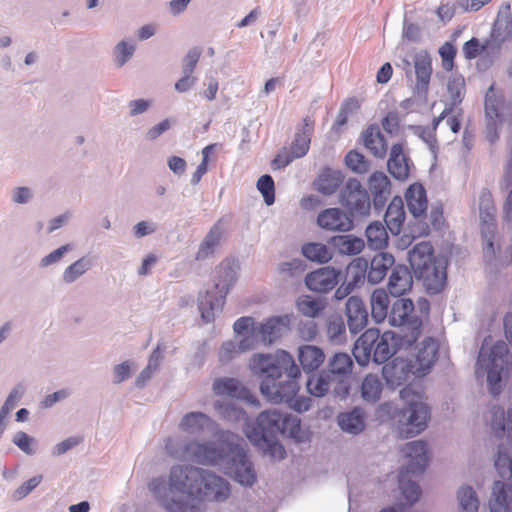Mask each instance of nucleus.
I'll use <instances>...</instances> for the list:
<instances>
[{"mask_svg": "<svg viewBox=\"0 0 512 512\" xmlns=\"http://www.w3.org/2000/svg\"><path fill=\"white\" fill-rule=\"evenodd\" d=\"M338 425L349 434L357 435L365 428V412L362 408L355 407L350 411L338 415Z\"/></svg>", "mask_w": 512, "mask_h": 512, "instance_id": "nucleus-35", "label": "nucleus"}, {"mask_svg": "<svg viewBox=\"0 0 512 512\" xmlns=\"http://www.w3.org/2000/svg\"><path fill=\"white\" fill-rule=\"evenodd\" d=\"M249 365L251 371L261 379L260 392L267 401L273 404L288 403L297 396L301 371L287 351L255 354Z\"/></svg>", "mask_w": 512, "mask_h": 512, "instance_id": "nucleus-1", "label": "nucleus"}, {"mask_svg": "<svg viewBox=\"0 0 512 512\" xmlns=\"http://www.w3.org/2000/svg\"><path fill=\"white\" fill-rule=\"evenodd\" d=\"M331 243L340 254L348 256L358 255L365 248L364 240L352 234L334 236Z\"/></svg>", "mask_w": 512, "mask_h": 512, "instance_id": "nucleus-42", "label": "nucleus"}, {"mask_svg": "<svg viewBox=\"0 0 512 512\" xmlns=\"http://www.w3.org/2000/svg\"><path fill=\"white\" fill-rule=\"evenodd\" d=\"M353 369L352 358L344 352L335 353L327 363L326 372L336 382L333 388V395L340 399H345L350 391V375Z\"/></svg>", "mask_w": 512, "mask_h": 512, "instance_id": "nucleus-13", "label": "nucleus"}, {"mask_svg": "<svg viewBox=\"0 0 512 512\" xmlns=\"http://www.w3.org/2000/svg\"><path fill=\"white\" fill-rule=\"evenodd\" d=\"M238 271V262L229 258L215 267L214 285L205 293H200L198 298V309L204 322H212L216 313L222 310L227 294L237 282Z\"/></svg>", "mask_w": 512, "mask_h": 512, "instance_id": "nucleus-3", "label": "nucleus"}, {"mask_svg": "<svg viewBox=\"0 0 512 512\" xmlns=\"http://www.w3.org/2000/svg\"><path fill=\"white\" fill-rule=\"evenodd\" d=\"M222 236L223 228L221 225L219 223L213 225L201 242L195 255V259L197 261H202L212 256L216 248L219 246Z\"/></svg>", "mask_w": 512, "mask_h": 512, "instance_id": "nucleus-40", "label": "nucleus"}, {"mask_svg": "<svg viewBox=\"0 0 512 512\" xmlns=\"http://www.w3.org/2000/svg\"><path fill=\"white\" fill-rule=\"evenodd\" d=\"M368 184L373 195L374 208L380 211L391 194L390 180L383 172H374L369 177Z\"/></svg>", "mask_w": 512, "mask_h": 512, "instance_id": "nucleus-30", "label": "nucleus"}, {"mask_svg": "<svg viewBox=\"0 0 512 512\" xmlns=\"http://www.w3.org/2000/svg\"><path fill=\"white\" fill-rule=\"evenodd\" d=\"M165 448L170 456L178 460L196 462L200 442L178 437L169 438L166 442Z\"/></svg>", "mask_w": 512, "mask_h": 512, "instance_id": "nucleus-26", "label": "nucleus"}, {"mask_svg": "<svg viewBox=\"0 0 512 512\" xmlns=\"http://www.w3.org/2000/svg\"><path fill=\"white\" fill-rule=\"evenodd\" d=\"M490 512H512V490L502 481H495L489 501Z\"/></svg>", "mask_w": 512, "mask_h": 512, "instance_id": "nucleus-34", "label": "nucleus"}, {"mask_svg": "<svg viewBox=\"0 0 512 512\" xmlns=\"http://www.w3.org/2000/svg\"><path fill=\"white\" fill-rule=\"evenodd\" d=\"M305 263L300 259L283 262L278 265V271L282 275L291 278L299 277L305 271Z\"/></svg>", "mask_w": 512, "mask_h": 512, "instance_id": "nucleus-61", "label": "nucleus"}, {"mask_svg": "<svg viewBox=\"0 0 512 512\" xmlns=\"http://www.w3.org/2000/svg\"><path fill=\"white\" fill-rule=\"evenodd\" d=\"M336 382L330 373L322 370L318 374H313L307 380L306 387L308 392L315 397H323L329 392L333 393V388Z\"/></svg>", "mask_w": 512, "mask_h": 512, "instance_id": "nucleus-43", "label": "nucleus"}, {"mask_svg": "<svg viewBox=\"0 0 512 512\" xmlns=\"http://www.w3.org/2000/svg\"><path fill=\"white\" fill-rule=\"evenodd\" d=\"M257 189L264 198L266 205L270 206L275 201V186L273 178L268 175H262L257 181Z\"/></svg>", "mask_w": 512, "mask_h": 512, "instance_id": "nucleus-59", "label": "nucleus"}, {"mask_svg": "<svg viewBox=\"0 0 512 512\" xmlns=\"http://www.w3.org/2000/svg\"><path fill=\"white\" fill-rule=\"evenodd\" d=\"M343 180L344 176L340 171L326 168L315 182L316 189L323 195H332L338 190Z\"/></svg>", "mask_w": 512, "mask_h": 512, "instance_id": "nucleus-44", "label": "nucleus"}, {"mask_svg": "<svg viewBox=\"0 0 512 512\" xmlns=\"http://www.w3.org/2000/svg\"><path fill=\"white\" fill-rule=\"evenodd\" d=\"M366 237L371 249H382L388 242L386 228L380 222H373L366 228Z\"/></svg>", "mask_w": 512, "mask_h": 512, "instance_id": "nucleus-54", "label": "nucleus"}, {"mask_svg": "<svg viewBox=\"0 0 512 512\" xmlns=\"http://www.w3.org/2000/svg\"><path fill=\"white\" fill-rule=\"evenodd\" d=\"M410 476H414L412 473H407L405 470H400L398 476L399 488L403 497L406 500V505L411 506L418 501L420 496L419 485L410 479Z\"/></svg>", "mask_w": 512, "mask_h": 512, "instance_id": "nucleus-50", "label": "nucleus"}, {"mask_svg": "<svg viewBox=\"0 0 512 512\" xmlns=\"http://www.w3.org/2000/svg\"><path fill=\"white\" fill-rule=\"evenodd\" d=\"M317 224L321 229L332 232H348L354 227L351 215L340 208L321 211L317 216Z\"/></svg>", "mask_w": 512, "mask_h": 512, "instance_id": "nucleus-20", "label": "nucleus"}, {"mask_svg": "<svg viewBox=\"0 0 512 512\" xmlns=\"http://www.w3.org/2000/svg\"><path fill=\"white\" fill-rule=\"evenodd\" d=\"M390 300L384 289H376L371 295V315L376 323L383 322L389 315Z\"/></svg>", "mask_w": 512, "mask_h": 512, "instance_id": "nucleus-46", "label": "nucleus"}, {"mask_svg": "<svg viewBox=\"0 0 512 512\" xmlns=\"http://www.w3.org/2000/svg\"><path fill=\"white\" fill-rule=\"evenodd\" d=\"M214 407L218 414L227 421L236 423L247 421L244 409L231 400L217 401Z\"/></svg>", "mask_w": 512, "mask_h": 512, "instance_id": "nucleus-48", "label": "nucleus"}, {"mask_svg": "<svg viewBox=\"0 0 512 512\" xmlns=\"http://www.w3.org/2000/svg\"><path fill=\"white\" fill-rule=\"evenodd\" d=\"M348 327L352 334L362 331L368 323V312L360 297L351 296L346 303Z\"/></svg>", "mask_w": 512, "mask_h": 512, "instance_id": "nucleus-27", "label": "nucleus"}, {"mask_svg": "<svg viewBox=\"0 0 512 512\" xmlns=\"http://www.w3.org/2000/svg\"><path fill=\"white\" fill-rule=\"evenodd\" d=\"M248 439L265 455H269L274 460H282L286 455V451L279 442L278 436L265 437L253 433Z\"/></svg>", "mask_w": 512, "mask_h": 512, "instance_id": "nucleus-36", "label": "nucleus"}, {"mask_svg": "<svg viewBox=\"0 0 512 512\" xmlns=\"http://www.w3.org/2000/svg\"><path fill=\"white\" fill-rule=\"evenodd\" d=\"M414 68L416 74L415 94L419 98L426 100L432 74L431 57L426 51H420L415 54Z\"/></svg>", "mask_w": 512, "mask_h": 512, "instance_id": "nucleus-24", "label": "nucleus"}, {"mask_svg": "<svg viewBox=\"0 0 512 512\" xmlns=\"http://www.w3.org/2000/svg\"><path fill=\"white\" fill-rule=\"evenodd\" d=\"M406 202L410 213L415 217H421L427 210L426 191L421 184H412L406 192Z\"/></svg>", "mask_w": 512, "mask_h": 512, "instance_id": "nucleus-37", "label": "nucleus"}, {"mask_svg": "<svg viewBox=\"0 0 512 512\" xmlns=\"http://www.w3.org/2000/svg\"><path fill=\"white\" fill-rule=\"evenodd\" d=\"M465 81L461 76H452L447 84V90L451 97L452 105L455 106L462 102L464 97Z\"/></svg>", "mask_w": 512, "mask_h": 512, "instance_id": "nucleus-60", "label": "nucleus"}, {"mask_svg": "<svg viewBox=\"0 0 512 512\" xmlns=\"http://www.w3.org/2000/svg\"><path fill=\"white\" fill-rule=\"evenodd\" d=\"M289 327L288 316H274L257 325L251 330L250 336L240 339L241 350H252L258 344L270 345L279 339Z\"/></svg>", "mask_w": 512, "mask_h": 512, "instance_id": "nucleus-10", "label": "nucleus"}, {"mask_svg": "<svg viewBox=\"0 0 512 512\" xmlns=\"http://www.w3.org/2000/svg\"><path fill=\"white\" fill-rule=\"evenodd\" d=\"M312 133V121L310 118H305L303 120L301 129H299L295 134L290 153L278 155L274 160V164L277 166V168L285 167L289 165L294 159L305 156L310 147Z\"/></svg>", "mask_w": 512, "mask_h": 512, "instance_id": "nucleus-15", "label": "nucleus"}, {"mask_svg": "<svg viewBox=\"0 0 512 512\" xmlns=\"http://www.w3.org/2000/svg\"><path fill=\"white\" fill-rule=\"evenodd\" d=\"M411 345H401L398 333L395 331H385L382 335L378 332V339L375 341L373 350V361L377 364H383L388 361L398 349H406Z\"/></svg>", "mask_w": 512, "mask_h": 512, "instance_id": "nucleus-23", "label": "nucleus"}, {"mask_svg": "<svg viewBox=\"0 0 512 512\" xmlns=\"http://www.w3.org/2000/svg\"><path fill=\"white\" fill-rule=\"evenodd\" d=\"M215 436L218 442H200L196 463L215 466L223 471L231 456V448L236 447L240 438L234 433L223 430L218 432V435Z\"/></svg>", "mask_w": 512, "mask_h": 512, "instance_id": "nucleus-9", "label": "nucleus"}, {"mask_svg": "<svg viewBox=\"0 0 512 512\" xmlns=\"http://www.w3.org/2000/svg\"><path fill=\"white\" fill-rule=\"evenodd\" d=\"M438 355V344L433 338H426L418 347L417 353L411 361L416 367L418 377L425 376L435 364Z\"/></svg>", "mask_w": 512, "mask_h": 512, "instance_id": "nucleus-25", "label": "nucleus"}, {"mask_svg": "<svg viewBox=\"0 0 512 512\" xmlns=\"http://www.w3.org/2000/svg\"><path fill=\"white\" fill-rule=\"evenodd\" d=\"M368 261L364 257L353 259L346 268L345 280L355 287L361 286L367 278Z\"/></svg>", "mask_w": 512, "mask_h": 512, "instance_id": "nucleus-49", "label": "nucleus"}, {"mask_svg": "<svg viewBox=\"0 0 512 512\" xmlns=\"http://www.w3.org/2000/svg\"><path fill=\"white\" fill-rule=\"evenodd\" d=\"M404 220L405 210L403 200L400 197H394L385 213L384 221L386 226L393 235H398Z\"/></svg>", "mask_w": 512, "mask_h": 512, "instance_id": "nucleus-38", "label": "nucleus"}, {"mask_svg": "<svg viewBox=\"0 0 512 512\" xmlns=\"http://www.w3.org/2000/svg\"><path fill=\"white\" fill-rule=\"evenodd\" d=\"M387 166L394 178L405 180L408 177L409 166L401 144H394L392 146Z\"/></svg>", "mask_w": 512, "mask_h": 512, "instance_id": "nucleus-39", "label": "nucleus"}, {"mask_svg": "<svg viewBox=\"0 0 512 512\" xmlns=\"http://www.w3.org/2000/svg\"><path fill=\"white\" fill-rule=\"evenodd\" d=\"M326 336L330 343L335 345L347 341L346 325L342 317L332 316L326 324Z\"/></svg>", "mask_w": 512, "mask_h": 512, "instance_id": "nucleus-52", "label": "nucleus"}, {"mask_svg": "<svg viewBox=\"0 0 512 512\" xmlns=\"http://www.w3.org/2000/svg\"><path fill=\"white\" fill-rule=\"evenodd\" d=\"M12 443L26 455L32 456L37 451V441L24 431H17L12 437Z\"/></svg>", "mask_w": 512, "mask_h": 512, "instance_id": "nucleus-57", "label": "nucleus"}, {"mask_svg": "<svg viewBox=\"0 0 512 512\" xmlns=\"http://www.w3.org/2000/svg\"><path fill=\"white\" fill-rule=\"evenodd\" d=\"M410 266L417 279L423 282L430 294L439 293L446 284V264L443 259H436L429 242L416 244L408 252Z\"/></svg>", "mask_w": 512, "mask_h": 512, "instance_id": "nucleus-4", "label": "nucleus"}, {"mask_svg": "<svg viewBox=\"0 0 512 512\" xmlns=\"http://www.w3.org/2000/svg\"><path fill=\"white\" fill-rule=\"evenodd\" d=\"M345 163L353 172L364 174L369 170V162L361 153L350 151L345 157Z\"/></svg>", "mask_w": 512, "mask_h": 512, "instance_id": "nucleus-58", "label": "nucleus"}, {"mask_svg": "<svg viewBox=\"0 0 512 512\" xmlns=\"http://www.w3.org/2000/svg\"><path fill=\"white\" fill-rule=\"evenodd\" d=\"M42 481V476H34L29 480L25 481L12 493V499L19 501L28 496Z\"/></svg>", "mask_w": 512, "mask_h": 512, "instance_id": "nucleus-64", "label": "nucleus"}, {"mask_svg": "<svg viewBox=\"0 0 512 512\" xmlns=\"http://www.w3.org/2000/svg\"><path fill=\"white\" fill-rule=\"evenodd\" d=\"M382 381L376 374H367L361 383V397L365 402L376 403L382 393Z\"/></svg>", "mask_w": 512, "mask_h": 512, "instance_id": "nucleus-47", "label": "nucleus"}, {"mask_svg": "<svg viewBox=\"0 0 512 512\" xmlns=\"http://www.w3.org/2000/svg\"><path fill=\"white\" fill-rule=\"evenodd\" d=\"M204 469L192 465H175L170 470L169 487H166L162 478L155 479L150 484V489L161 500L163 506L169 512H192L188 502L182 499L169 497L167 492H179L186 496H197L201 488V478Z\"/></svg>", "mask_w": 512, "mask_h": 512, "instance_id": "nucleus-2", "label": "nucleus"}, {"mask_svg": "<svg viewBox=\"0 0 512 512\" xmlns=\"http://www.w3.org/2000/svg\"><path fill=\"white\" fill-rule=\"evenodd\" d=\"M414 304L410 299H397L388 315L391 326L398 327V338L401 345L414 344L421 334L422 321L415 315Z\"/></svg>", "mask_w": 512, "mask_h": 512, "instance_id": "nucleus-8", "label": "nucleus"}, {"mask_svg": "<svg viewBox=\"0 0 512 512\" xmlns=\"http://www.w3.org/2000/svg\"><path fill=\"white\" fill-rule=\"evenodd\" d=\"M380 409L390 416L401 438L407 439L420 434L426 429L430 419L429 407L420 400L409 401L403 407L393 403H383Z\"/></svg>", "mask_w": 512, "mask_h": 512, "instance_id": "nucleus-6", "label": "nucleus"}, {"mask_svg": "<svg viewBox=\"0 0 512 512\" xmlns=\"http://www.w3.org/2000/svg\"><path fill=\"white\" fill-rule=\"evenodd\" d=\"M299 431L300 420L296 416L282 413L278 409L263 411L253 425H247L245 428L247 438H250L253 433L265 437L287 435L296 438Z\"/></svg>", "mask_w": 512, "mask_h": 512, "instance_id": "nucleus-7", "label": "nucleus"}, {"mask_svg": "<svg viewBox=\"0 0 512 512\" xmlns=\"http://www.w3.org/2000/svg\"><path fill=\"white\" fill-rule=\"evenodd\" d=\"M365 147L377 158H383L387 152V144L379 127L370 126L363 133Z\"/></svg>", "mask_w": 512, "mask_h": 512, "instance_id": "nucleus-45", "label": "nucleus"}, {"mask_svg": "<svg viewBox=\"0 0 512 512\" xmlns=\"http://www.w3.org/2000/svg\"><path fill=\"white\" fill-rule=\"evenodd\" d=\"M481 232L483 235H491L495 233V208L492 196L489 191L483 190L479 197Z\"/></svg>", "mask_w": 512, "mask_h": 512, "instance_id": "nucleus-33", "label": "nucleus"}, {"mask_svg": "<svg viewBox=\"0 0 512 512\" xmlns=\"http://www.w3.org/2000/svg\"><path fill=\"white\" fill-rule=\"evenodd\" d=\"M133 370L134 364L131 361H124L115 365L112 370V383L118 385L128 380L131 377Z\"/></svg>", "mask_w": 512, "mask_h": 512, "instance_id": "nucleus-63", "label": "nucleus"}, {"mask_svg": "<svg viewBox=\"0 0 512 512\" xmlns=\"http://www.w3.org/2000/svg\"><path fill=\"white\" fill-rule=\"evenodd\" d=\"M492 435L505 440V445L512 447V409L505 410L499 405H493L487 419Z\"/></svg>", "mask_w": 512, "mask_h": 512, "instance_id": "nucleus-18", "label": "nucleus"}, {"mask_svg": "<svg viewBox=\"0 0 512 512\" xmlns=\"http://www.w3.org/2000/svg\"><path fill=\"white\" fill-rule=\"evenodd\" d=\"M413 279L410 271L404 265H395L392 268L388 282V290L392 296L399 297L412 287Z\"/></svg>", "mask_w": 512, "mask_h": 512, "instance_id": "nucleus-32", "label": "nucleus"}, {"mask_svg": "<svg viewBox=\"0 0 512 512\" xmlns=\"http://www.w3.org/2000/svg\"><path fill=\"white\" fill-rule=\"evenodd\" d=\"M178 427L181 431L193 436L218 435V424L207 414L192 411L184 414Z\"/></svg>", "mask_w": 512, "mask_h": 512, "instance_id": "nucleus-16", "label": "nucleus"}, {"mask_svg": "<svg viewBox=\"0 0 512 512\" xmlns=\"http://www.w3.org/2000/svg\"><path fill=\"white\" fill-rule=\"evenodd\" d=\"M297 357L302 370L306 374L317 371L326 358L322 348L309 344L298 347Z\"/></svg>", "mask_w": 512, "mask_h": 512, "instance_id": "nucleus-29", "label": "nucleus"}, {"mask_svg": "<svg viewBox=\"0 0 512 512\" xmlns=\"http://www.w3.org/2000/svg\"><path fill=\"white\" fill-rule=\"evenodd\" d=\"M402 453L407 463L401 469L413 475H421L429 460L426 443L421 440L408 442L402 448Z\"/></svg>", "mask_w": 512, "mask_h": 512, "instance_id": "nucleus-19", "label": "nucleus"}, {"mask_svg": "<svg viewBox=\"0 0 512 512\" xmlns=\"http://www.w3.org/2000/svg\"><path fill=\"white\" fill-rule=\"evenodd\" d=\"M302 254L310 261L327 263L332 259V252L322 243H307L302 247Z\"/></svg>", "mask_w": 512, "mask_h": 512, "instance_id": "nucleus-55", "label": "nucleus"}, {"mask_svg": "<svg viewBox=\"0 0 512 512\" xmlns=\"http://www.w3.org/2000/svg\"><path fill=\"white\" fill-rule=\"evenodd\" d=\"M509 364L507 344L504 341H497L488 348V339L486 338L478 354L475 373L478 378L486 374L488 390L492 395L500 394L502 378L508 372Z\"/></svg>", "mask_w": 512, "mask_h": 512, "instance_id": "nucleus-5", "label": "nucleus"}, {"mask_svg": "<svg viewBox=\"0 0 512 512\" xmlns=\"http://www.w3.org/2000/svg\"><path fill=\"white\" fill-rule=\"evenodd\" d=\"M378 339V330L370 328L366 330L355 342L353 356L360 366H366L373 360L375 341Z\"/></svg>", "mask_w": 512, "mask_h": 512, "instance_id": "nucleus-28", "label": "nucleus"}, {"mask_svg": "<svg viewBox=\"0 0 512 512\" xmlns=\"http://www.w3.org/2000/svg\"><path fill=\"white\" fill-rule=\"evenodd\" d=\"M395 259L392 254L380 252L376 254L368 265L367 280L371 284L380 283L386 276L389 269L395 266Z\"/></svg>", "mask_w": 512, "mask_h": 512, "instance_id": "nucleus-31", "label": "nucleus"}, {"mask_svg": "<svg viewBox=\"0 0 512 512\" xmlns=\"http://www.w3.org/2000/svg\"><path fill=\"white\" fill-rule=\"evenodd\" d=\"M340 203L351 217H366L370 213L371 201L367 190L355 178H350L340 192Z\"/></svg>", "mask_w": 512, "mask_h": 512, "instance_id": "nucleus-11", "label": "nucleus"}, {"mask_svg": "<svg viewBox=\"0 0 512 512\" xmlns=\"http://www.w3.org/2000/svg\"><path fill=\"white\" fill-rule=\"evenodd\" d=\"M340 270L326 266L310 272L305 277L307 288L314 292L326 293L332 290L338 283Z\"/></svg>", "mask_w": 512, "mask_h": 512, "instance_id": "nucleus-22", "label": "nucleus"}, {"mask_svg": "<svg viewBox=\"0 0 512 512\" xmlns=\"http://www.w3.org/2000/svg\"><path fill=\"white\" fill-rule=\"evenodd\" d=\"M460 512H478L479 498L473 487L463 485L457 491Z\"/></svg>", "mask_w": 512, "mask_h": 512, "instance_id": "nucleus-53", "label": "nucleus"}, {"mask_svg": "<svg viewBox=\"0 0 512 512\" xmlns=\"http://www.w3.org/2000/svg\"><path fill=\"white\" fill-rule=\"evenodd\" d=\"M297 309L306 317L316 318L325 309V303L320 299L304 295L298 298Z\"/></svg>", "mask_w": 512, "mask_h": 512, "instance_id": "nucleus-56", "label": "nucleus"}, {"mask_svg": "<svg viewBox=\"0 0 512 512\" xmlns=\"http://www.w3.org/2000/svg\"><path fill=\"white\" fill-rule=\"evenodd\" d=\"M231 495V486L227 480L215 473L205 470L201 478V488L197 493L198 498L210 502H225Z\"/></svg>", "mask_w": 512, "mask_h": 512, "instance_id": "nucleus-14", "label": "nucleus"}, {"mask_svg": "<svg viewBox=\"0 0 512 512\" xmlns=\"http://www.w3.org/2000/svg\"><path fill=\"white\" fill-rule=\"evenodd\" d=\"M213 392L216 395H227L231 398L240 399L252 406L259 407V400L238 380L234 378H218L213 383Z\"/></svg>", "mask_w": 512, "mask_h": 512, "instance_id": "nucleus-21", "label": "nucleus"}, {"mask_svg": "<svg viewBox=\"0 0 512 512\" xmlns=\"http://www.w3.org/2000/svg\"><path fill=\"white\" fill-rule=\"evenodd\" d=\"M382 375L387 385L394 389L404 385L412 376L418 377V372L411 359L397 357L384 365Z\"/></svg>", "mask_w": 512, "mask_h": 512, "instance_id": "nucleus-17", "label": "nucleus"}, {"mask_svg": "<svg viewBox=\"0 0 512 512\" xmlns=\"http://www.w3.org/2000/svg\"><path fill=\"white\" fill-rule=\"evenodd\" d=\"M93 259L89 256H82L69 264L62 272L61 280L66 285H71L82 278L92 267Z\"/></svg>", "mask_w": 512, "mask_h": 512, "instance_id": "nucleus-41", "label": "nucleus"}, {"mask_svg": "<svg viewBox=\"0 0 512 512\" xmlns=\"http://www.w3.org/2000/svg\"><path fill=\"white\" fill-rule=\"evenodd\" d=\"M73 246L71 244H64L57 249L53 250L43 258H41L39 262L40 268H47L51 265H54L61 261L65 254L72 251Z\"/></svg>", "mask_w": 512, "mask_h": 512, "instance_id": "nucleus-62", "label": "nucleus"}, {"mask_svg": "<svg viewBox=\"0 0 512 512\" xmlns=\"http://www.w3.org/2000/svg\"><path fill=\"white\" fill-rule=\"evenodd\" d=\"M136 43L132 39H122L113 48V62L117 68H122L134 56Z\"/></svg>", "mask_w": 512, "mask_h": 512, "instance_id": "nucleus-51", "label": "nucleus"}, {"mask_svg": "<svg viewBox=\"0 0 512 512\" xmlns=\"http://www.w3.org/2000/svg\"><path fill=\"white\" fill-rule=\"evenodd\" d=\"M223 473L244 487H252L257 482V473L245 450L237 443L231 448V456Z\"/></svg>", "mask_w": 512, "mask_h": 512, "instance_id": "nucleus-12", "label": "nucleus"}]
</instances>
